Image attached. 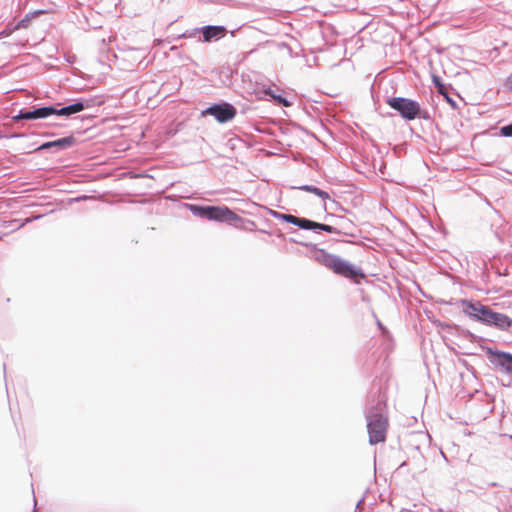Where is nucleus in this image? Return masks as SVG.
Masks as SVG:
<instances>
[{
  "instance_id": "nucleus-1",
  "label": "nucleus",
  "mask_w": 512,
  "mask_h": 512,
  "mask_svg": "<svg viewBox=\"0 0 512 512\" xmlns=\"http://www.w3.org/2000/svg\"><path fill=\"white\" fill-rule=\"evenodd\" d=\"M386 404L384 400L378 396L369 400L365 410V418L367 421V431L369 435V443L375 445L386 440L388 418L386 415Z\"/></svg>"
},
{
  "instance_id": "nucleus-2",
  "label": "nucleus",
  "mask_w": 512,
  "mask_h": 512,
  "mask_svg": "<svg viewBox=\"0 0 512 512\" xmlns=\"http://www.w3.org/2000/svg\"><path fill=\"white\" fill-rule=\"evenodd\" d=\"M312 257L319 264L342 277L352 280L363 279L365 277V274L360 267L355 266L338 255L328 253L325 249L314 246Z\"/></svg>"
},
{
  "instance_id": "nucleus-3",
  "label": "nucleus",
  "mask_w": 512,
  "mask_h": 512,
  "mask_svg": "<svg viewBox=\"0 0 512 512\" xmlns=\"http://www.w3.org/2000/svg\"><path fill=\"white\" fill-rule=\"evenodd\" d=\"M190 212L199 218L207 219L210 221L233 223L241 220V218L226 206H210V205H198L188 204Z\"/></svg>"
},
{
  "instance_id": "nucleus-4",
  "label": "nucleus",
  "mask_w": 512,
  "mask_h": 512,
  "mask_svg": "<svg viewBox=\"0 0 512 512\" xmlns=\"http://www.w3.org/2000/svg\"><path fill=\"white\" fill-rule=\"evenodd\" d=\"M103 103V100L100 97H80L73 101V103L60 107L61 104L58 103L57 105H52V115L56 116H64L69 117L71 115H74L76 113H79L87 108H92L95 106H100Z\"/></svg>"
},
{
  "instance_id": "nucleus-5",
  "label": "nucleus",
  "mask_w": 512,
  "mask_h": 512,
  "mask_svg": "<svg viewBox=\"0 0 512 512\" xmlns=\"http://www.w3.org/2000/svg\"><path fill=\"white\" fill-rule=\"evenodd\" d=\"M385 102L406 121H413L418 115L419 102L411 98L387 97Z\"/></svg>"
},
{
  "instance_id": "nucleus-6",
  "label": "nucleus",
  "mask_w": 512,
  "mask_h": 512,
  "mask_svg": "<svg viewBox=\"0 0 512 512\" xmlns=\"http://www.w3.org/2000/svg\"><path fill=\"white\" fill-rule=\"evenodd\" d=\"M462 310L473 321L487 325L491 309L480 301L461 300Z\"/></svg>"
},
{
  "instance_id": "nucleus-7",
  "label": "nucleus",
  "mask_w": 512,
  "mask_h": 512,
  "mask_svg": "<svg viewBox=\"0 0 512 512\" xmlns=\"http://www.w3.org/2000/svg\"><path fill=\"white\" fill-rule=\"evenodd\" d=\"M487 354L490 355V362L494 367L503 374L512 378V354L509 352L493 350L487 348Z\"/></svg>"
},
{
  "instance_id": "nucleus-8",
  "label": "nucleus",
  "mask_w": 512,
  "mask_h": 512,
  "mask_svg": "<svg viewBox=\"0 0 512 512\" xmlns=\"http://www.w3.org/2000/svg\"><path fill=\"white\" fill-rule=\"evenodd\" d=\"M236 113V108L228 102L212 104L204 111V114L213 116L219 123L229 122Z\"/></svg>"
},
{
  "instance_id": "nucleus-9",
  "label": "nucleus",
  "mask_w": 512,
  "mask_h": 512,
  "mask_svg": "<svg viewBox=\"0 0 512 512\" xmlns=\"http://www.w3.org/2000/svg\"><path fill=\"white\" fill-rule=\"evenodd\" d=\"M201 33L203 42H212L217 41L223 38L227 34V29L223 25H206L200 28L194 29L193 33L189 34V36ZM183 37H188L187 33L182 35Z\"/></svg>"
},
{
  "instance_id": "nucleus-10",
  "label": "nucleus",
  "mask_w": 512,
  "mask_h": 512,
  "mask_svg": "<svg viewBox=\"0 0 512 512\" xmlns=\"http://www.w3.org/2000/svg\"><path fill=\"white\" fill-rule=\"evenodd\" d=\"M52 105L33 106L31 109H21L12 117L13 121L45 119L51 116Z\"/></svg>"
},
{
  "instance_id": "nucleus-11",
  "label": "nucleus",
  "mask_w": 512,
  "mask_h": 512,
  "mask_svg": "<svg viewBox=\"0 0 512 512\" xmlns=\"http://www.w3.org/2000/svg\"><path fill=\"white\" fill-rule=\"evenodd\" d=\"M76 143V138L72 135L59 138L53 141L42 143L35 151H44L54 148L56 151L66 150Z\"/></svg>"
},
{
  "instance_id": "nucleus-12",
  "label": "nucleus",
  "mask_w": 512,
  "mask_h": 512,
  "mask_svg": "<svg viewBox=\"0 0 512 512\" xmlns=\"http://www.w3.org/2000/svg\"><path fill=\"white\" fill-rule=\"evenodd\" d=\"M511 325L512 320L507 315L491 309L487 326L506 331L510 328Z\"/></svg>"
},
{
  "instance_id": "nucleus-13",
  "label": "nucleus",
  "mask_w": 512,
  "mask_h": 512,
  "mask_svg": "<svg viewBox=\"0 0 512 512\" xmlns=\"http://www.w3.org/2000/svg\"><path fill=\"white\" fill-rule=\"evenodd\" d=\"M304 222L302 230H311L316 233L324 231L331 234H340V230L334 226L318 223L307 218H304Z\"/></svg>"
},
{
  "instance_id": "nucleus-14",
  "label": "nucleus",
  "mask_w": 512,
  "mask_h": 512,
  "mask_svg": "<svg viewBox=\"0 0 512 512\" xmlns=\"http://www.w3.org/2000/svg\"><path fill=\"white\" fill-rule=\"evenodd\" d=\"M269 214L277 220L293 224V225L299 227L300 229H302L303 223H305L304 217H296L292 214L280 213V212L272 210V209L269 210Z\"/></svg>"
},
{
  "instance_id": "nucleus-15",
  "label": "nucleus",
  "mask_w": 512,
  "mask_h": 512,
  "mask_svg": "<svg viewBox=\"0 0 512 512\" xmlns=\"http://www.w3.org/2000/svg\"><path fill=\"white\" fill-rule=\"evenodd\" d=\"M432 82L434 84V86L437 88V91L439 94H441L444 99L447 101V103L450 104V106L453 108V109H456L457 108V103L456 101L449 95L448 91H447V87L445 86V84L441 81L440 77L436 76V75H433L432 77Z\"/></svg>"
},
{
  "instance_id": "nucleus-16",
  "label": "nucleus",
  "mask_w": 512,
  "mask_h": 512,
  "mask_svg": "<svg viewBox=\"0 0 512 512\" xmlns=\"http://www.w3.org/2000/svg\"><path fill=\"white\" fill-rule=\"evenodd\" d=\"M298 189L302 190V191L313 193V194L319 196L323 200L330 199V195L328 192H326L316 186H313V185H302V186H299Z\"/></svg>"
},
{
  "instance_id": "nucleus-17",
  "label": "nucleus",
  "mask_w": 512,
  "mask_h": 512,
  "mask_svg": "<svg viewBox=\"0 0 512 512\" xmlns=\"http://www.w3.org/2000/svg\"><path fill=\"white\" fill-rule=\"evenodd\" d=\"M266 94L271 96L279 105H282L284 107H289L292 105V103L289 100H287V98L280 94H274L270 88L266 91Z\"/></svg>"
},
{
  "instance_id": "nucleus-18",
  "label": "nucleus",
  "mask_w": 512,
  "mask_h": 512,
  "mask_svg": "<svg viewBox=\"0 0 512 512\" xmlns=\"http://www.w3.org/2000/svg\"><path fill=\"white\" fill-rule=\"evenodd\" d=\"M33 18L27 13L15 26L16 29L27 28Z\"/></svg>"
},
{
  "instance_id": "nucleus-19",
  "label": "nucleus",
  "mask_w": 512,
  "mask_h": 512,
  "mask_svg": "<svg viewBox=\"0 0 512 512\" xmlns=\"http://www.w3.org/2000/svg\"><path fill=\"white\" fill-rule=\"evenodd\" d=\"M416 119H423L425 121H430L432 119L431 114L428 110L422 109L419 104L418 115H416Z\"/></svg>"
},
{
  "instance_id": "nucleus-20",
  "label": "nucleus",
  "mask_w": 512,
  "mask_h": 512,
  "mask_svg": "<svg viewBox=\"0 0 512 512\" xmlns=\"http://www.w3.org/2000/svg\"><path fill=\"white\" fill-rule=\"evenodd\" d=\"M500 135L503 137H512V122L500 127Z\"/></svg>"
},
{
  "instance_id": "nucleus-21",
  "label": "nucleus",
  "mask_w": 512,
  "mask_h": 512,
  "mask_svg": "<svg viewBox=\"0 0 512 512\" xmlns=\"http://www.w3.org/2000/svg\"><path fill=\"white\" fill-rule=\"evenodd\" d=\"M338 219L340 221V225L342 228L344 229H348L350 228L351 226H353V223L352 221H350L349 219H347L346 217L344 216H338Z\"/></svg>"
},
{
  "instance_id": "nucleus-22",
  "label": "nucleus",
  "mask_w": 512,
  "mask_h": 512,
  "mask_svg": "<svg viewBox=\"0 0 512 512\" xmlns=\"http://www.w3.org/2000/svg\"><path fill=\"white\" fill-rule=\"evenodd\" d=\"M45 13V10H41V9H38V10H35V11H32V12H28V14L32 17V18H35L41 14H44Z\"/></svg>"
},
{
  "instance_id": "nucleus-23",
  "label": "nucleus",
  "mask_w": 512,
  "mask_h": 512,
  "mask_svg": "<svg viewBox=\"0 0 512 512\" xmlns=\"http://www.w3.org/2000/svg\"><path fill=\"white\" fill-rule=\"evenodd\" d=\"M45 13V10H41V9H38V10H35V11H32V12H28V14L32 17V18H35L41 14H44Z\"/></svg>"
},
{
  "instance_id": "nucleus-24",
  "label": "nucleus",
  "mask_w": 512,
  "mask_h": 512,
  "mask_svg": "<svg viewBox=\"0 0 512 512\" xmlns=\"http://www.w3.org/2000/svg\"><path fill=\"white\" fill-rule=\"evenodd\" d=\"M23 136H24V134H22V133H13V134H11L9 136H6V137L7 138H20V137H23ZM3 137H5V136L0 132V139L3 138Z\"/></svg>"
},
{
  "instance_id": "nucleus-25",
  "label": "nucleus",
  "mask_w": 512,
  "mask_h": 512,
  "mask_svg": "<svg viewBox=\"0 0 512 512\" xmlns=\"http://www.w3.org/2000/svg\"><path fill=\"white\" fill-rule=\"evenodd\" d=\"M377 325L379 327V329L383 332V333H387V329L383 326V324L378 320L377 321Z\"/></svg>"
},
{
  "instance_id": "nucleus-26",
  "label": "nucleus",
  "mask_w": 512,
  "mask_h": 512,
  "mask_svg": "<svg viewBox=\"0 0 512 512\" xmlns=\"http://www.w3.org/2000/svg\"><path fill=\"white\" fill-rule=\"evenodd\" d=\"M507 84L510 86V88L512 89V73L510 74V76L507 78Z\"/></svg>"
},
{
  "instance_id": "nucleus-27",
  "label": "nucleus",
  "mask_w": 512,
  "mask_h": 512,
  "mask_svg": "<svg viewBox=\"0 0 512 512\" xmlns=\"http://www.w3.org/2000/svg\"><path fill=\"white\" fill-rule=\"evenodd\" d=\"M364 502V498H361L358 502H357V505H356V508L358 509L361 504Z\"/></svg>"
},
{
  "instance_id": "nucleus-28",
  "label": "nucleus",
  "mask_w": 512,
  "mask_h": 512,
  "mask_svg": "<svg viewBox=\"0 0 512 512\" xmlns=\"http://www.w3.org/2000/svg\"><path fill=\"white\" fill-rule=\"evenodd\" d=\"M85 198H86L85 196L76 197V198L74 199V201H80V200L85 199Z\"/></svg>"
},
{
  "instance_id": "nucleus-29",
  "label": "nucleus",
  "mask_w": 512,
  "mask_h": 512,
  "mask_svg": "<svg viewBox=\"0 0 512 512\" xmlns=\"http://www.w3.org/2000/svg\"><path fill=\"white\" fill-rule=\"evenodd\" d=\"M41 217H42L41 215H38V216L34 217V219H39Z\"/></svg>"
}]
</instances>
